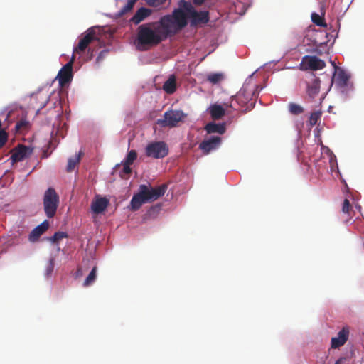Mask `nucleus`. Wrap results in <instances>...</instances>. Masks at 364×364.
<instances>
[{
	"instance_id": "obj_1",
	"label": "nucleus",
	"mask_w": 364,
	"mask_h": 364,
	"mask_svg": "<svg viewBox=\"0 0 364 364\" xmlns=\"http://www.w3.org/2000/svg\"><path fill=\"white\" fill-rule=\"evenodd\" d=\"M166 38L160 24L156 26V23H144L137 28L134 44L138 50L143 51L159 45Z\"/></svg>"
},
{
	"instance_id": "obj_2",
	"label": "nucleus",
	"mask_w": 364,
	"mask_h": 364,
	"mask_svg": "<svg viewBox=\"0 0 364 364\" xmlns=\"http://www.w3.org/2000/svg\"><path fill=\"white\" fill-rule=\"evenodd\" d=\"M159 24L167 38L175 36L187 26L188 15L182 6V0L178 1V7L174 9L171 14L165 15L160 18Z\"/></svg>"
},
{
	"instance_id": "obj_3",
	"label": "nucleus",
	"mask_w": 364,
	"mask_h": 364,
	"mask_svg": "<svg viewBox=\"0 0 364 364\" xmlns=\"http://www.w3.org/2000/svg\"><path fill=\"white\" fill-rule=\"evenodd\" d=\"M182 6L187 11L188 21L191 27H196L206 24L210 20L208 11H197L190 1L182 0Z\"/></svg>"
},
{
	"instance_id": "obj_4",
	"label": "nucleus",
	"mask_w": 364,
	"mask_h": 364,
	"mask_svg": "<svg viewBox=\"0 0 364 364\" xmlns=\"http://www.w3.org/2000/svg\"><path fill=\"white\" fill-rule=\"evenodd\" d=\"M59 204V196L53 188H48L43 196V208L46 216L52 218L56 213Z\"/></svg>"
},
{
	"instance_id": "obj_5",
	"label": "nucleus",
	"mask_w": 364,
	"mask_h": 364,
	"mask_svg": "<svg viewBox=\"0 0 364 364\" xmlns=\"http://www.w3.org/2000/svg\"><path fill=\"white\" fill-rule=\"evenodd\" d=\"M94 41H99V38L96 33V27H91L81 35L77 46L73 49V55L75 53L82 54L87 49L90 52L91 48L89 46Z\"/></svg>"
},
{
	"instance_id": "obj_6",
	"label": "nucleus",
	"mask_w": 364,
	"mask_h": 364,
	"mask_svg": "<svg viewBox=\"0 0 364 364\" xmlns=\"http://www.w3.org/2000/svg\"><path fill=\"white\" fill-rule=\"evenodd\" d=\"M186 114L181 110L170 109L164 114L163 119H157V124L161 127H175L185 119Z\"/></svg>"
},
{
	"instance_id": "obj_7",
	"label": "nucleus",
	"mask_w": 364,
	"mask_h": 364,
	"mask_svg": "<svg viewBox=\"0 0 364 364\" xmlns=\"http://www.w3.org/2000/svg\"><path fill=\"white\" fill-rule=\"evenodd\" d=\"M168 154V148L164 141H154L149 143L145 149L146 156L153 159H163Z\"/></svg>"
},
{
	"instance_id": "obj_8",
	"label": "nucleus",
	"mask_w": 364,
	"mask_h": 364,
	"mask_svg": "<svg viewBox=\"0 0 364 364\" xmlns=\"http://www.w3.org/2000/svg\"><path fill=\"white\" fill-rule=\"evenodd\" d=\"M350 76L341 68H336L333 75L335 85L341 89L342 93L348 94L353 90V85L349 82Z\"/></svg>"
},
{
	"instance_id": "obj_9",
	"label": "nucleus",
	"mask_w": 364,
	"mask_h": 364,
	"mask_svg": "<svg viewBox=\"0 0 364 364\" xmlns=\"http://www.w3.org/2000/svg\"><path fill=\"white\" fill-rule=\"evenodd\" d=\"M141 189L144 191V196L148 203L154 202L164 195L167 190V185L162 184L156 188L149 187L146 185H140Z\"/></svg>"
},
{
	"instance_id": "obj_10",
	"label": "nucleus",
	"mask_w": 364,
	"mask_h": 364,
	"mask_svg": "<svg viewBox=\"0 0 364 364\" xmlns=\"http://www.w3.org/2000/svg\"><path fill=\"white\" fill-rule=\"evenodd\" d=\"M75 60V55H73L70 60L58 72L57 78L61 86L69 83L73 78V64Z\"/></svg>"
},
{
	"instance_id": "obj_11",
	"label": "nucleus",
	"mask_w": 364,
	"mask_h": 364,
	"mask_svg": "<svg viewBox=\"0 0 364 364\" xmlns=\"http://www.w3.org/2000/svg\"><path fill=\"white\" fill-rule=\"evenodd\" d=\"M33 149L23 144L18 145L13 151L11 156L12 163L22 161L29 157L33 153Z\"/></svg>"
},
{
	"instance_id": "obj_12",
	"label": "nucleus",
	"mask_w": 364,
	"mask_h": 364,
	"mask_svg": "<svg viewBox=\"0 0 364 364\" xmlns=\"http://www.w3.org/2000/svg\"><path fill=\"white\" fill-rule=\"evenodd\" d=\"M326 66V63L321 59L316 56H304L302 59L301 67L304 69H310L317 70L323 69Z\"/></svg>"
},
{
	"instance_id": "obj_13",
	"label": "nucleus",
	"mask_w": 364,
	"mask_h": 364,
	"mask_svg": "<svg viewBox=\"0 0 364 364\" xmlns=\"http://www.w3.org/2000/svg\"><path fill=\"white\" fill-rule=\"evenodd\" d=\"M221 144V137L218 136H211L208 139L203 141L199 144V149L202 150L203 154H208L211 151L218 149Z\"/></svg>"
},
{
	"instance_id": "obj_14",
	"label": "nucleus",
	"mask_w": 364,
	"mask_h": 364,
	"mask_svg": "<svg viewBox=\"0 0 364 364\" xmlns=\"http://www.w3.org/2000/svg\"><path fill=\"white\" fill-rule=\"evenodd\" d=\"M350 334L349 327L346 326L338 333L337 337L331 338V346L332 348H338L343 346L348 339Z\"/></svg>"
},
{
	"instance_id": "obj_15",
	"label": "nucleus",
	"mask_w": 364,
	"mask_h": 364,
	"mask_svg": "<svg viewBox=\"0 0 364 364\" xmlns=\"http://www.w3.org/2000/svg\"><path fill=\"white\" fill-rule=\"evenodd\" d=\"M144 193V191L141 189V186H139V192L133 196L130 201L129 210L132 211L138 210L143 204L148 203Z\"/></svg>"
},
{
	"instance_id": "obj_16",
	"label": "nucleus",
	"mask_w": 364,
	"mask_h": 364,
	"mask_svg": "<svg viewBox=\"0 0 364 364\" xmlns=\"http://www.w3.org/2000/svg\"><path fill=\"white\" fill-rule=\"evenodd\" d=\"M109 200L105 197H96L91 204L92 211L95 214L102 213L108 206Z\"/></svg>"
},
{
	"instance_id": "obj_17",
	"label": "nucleus",
	"mask_w": 364,
	"mask_h": 364,
	"mask_svg": "<svg viewBox=\"0 0 364 364\" xmlns=\"http://www.w3.org/2000/svg\"><path fill=\"white\" fill-rule=\"evenodd\" d=\"M49 223L47 220H44L39 225L36 227L29 235V240L31 242H36L39 237L48 229Z\"/></svg>"
},
{
	"instance_id": "obj_18",
	"label": "nucleus",
	"mask_w": 364,
	"mask_h": 364,
	"mask_svg": "<svg viewBox=\"0 0 364 364\" xmlns=\"http://www.w3.org/2000/svg\"><path fill=\"white\" fill-rule=\"evenodd\" d=\"M152 11L151 9L141 7L136 11L135 14L131 18L130 21L135 25H138L149 17Z\"/></svg>"
},
{
	"instance_id": "obj_19",
	"label": "nucleus",
	"mask_w": 364,
	"mask_h": 364,
	"mask_svg": "<svg viewBox=\"0 0 364 364\" xmlns=\"http://www.w3.org/2000/svg\"><path fill=\"white\" fill-rule=\"evenodd\" d=\"M252 92H248L246 87H242L235 95V100L241 107H244L252 100Z\"/></svg>"
},
{
	"instance_id": "obj_20",
	"label": "nucleus",
	"mask_w": 364,
	"mask_h": 364,
	"mask_svg": "<svg viewBox=\"0 0 364 364\" xmlns=\"http://www.w3.org/2000/svg\"><path fill=\"white\" fill-rule=\"evenodd\" d=\"M320 90V80L314 77L311 82L307 83V93L309 97H314Z\"/></svg>"
},
{
	"instance_id": "obj_21",
	"label": "nucleus",
	"mask_w": 364,
	"mask_h": 364,
	"mask_svg": "<svg viewBox=\"0 0 364 364\" xmlns=\"http://www.w3.org/2000/svg\"><path fill=\"white\" fill-rule=\"evenodd\" d=\"M205 129L208 134L218 133L223 134L225 132L226 127L225 123L209 122L205 125Z\"/></svg>"
},
{
	"instance_id": "obj_22",
	"label": "nucleus",
	"mask_w": 364,
	"mask_h": 364,
	"mask_svg": "<svg viewBox=\"0 0 364 364\" xmlns=\"http://www.w3.org/2000/svg\"><path fill=\"white\" fill-rule=\"evenodd\" d=\"M208 109L212 119L215 120L220 119L225 114V109L220 105H212Z\"/></svg>"
},
{
	"instance_id": "obj_23",
	"label": "nucleus",
	"mask_w": 364,
	"mask_h": 364,
	"mask_svg": "<svg viewBox=\"0 0 364 364\" xmlns=\"http://www.w3.org/2000/svg\"><path fill=\"white\" fill-rule=\"evenodd\" d=\"M163 90L167 94H173L176 90V77L172 75L169 78L164 82L163 85Z\"/></svg>"
},
{
	"instance_id": "obj_24",
	"label": "nucleus",
	"mask_w": 364,
	"mask_h": 364,
	"mask_svg": "<svg viewBox=\"0 0 364 364\" xmlns=\"http://www.w3.org/2000/svg\"><path fill=\"white\" fill-rule=\"evenodd\" d=\"M81 156L82 152L80 151L75 157L68 159L66 168L68 172H72L74 170L75 166L80 163Z\"/></svg>"
},
{
	"instance_id": "obj_25",
	"label": "nucleus",
	"mask_w": 364,
	"mask_h": 364,
	"mask_svg": "<svg viewBox=\"0 0 364 364\" xmlns=\"http://www.w3.org/2000/svg\"><path fill=\"white\" fill-rule=\"evenodd\" d=\"M288 110L293 115H299L304 112V109L302 106L294 102L289 103Z\"/></svg>"
},
{
	"instance_id": "obj_26",
	"label": "nucleus",
	"mask_w": 364,
	"mask_h": 364,
	"mask_svg": "<svg viewBox=\"0 0 364 364\" xmlns=\"http://www.w3.org/2000/svg\"><path fill=\"white\" fill-rule=\"evenodd\" d=\"M97 278V267H94L83 282L85 287H89L94 283Z\"/></svg>"
},
{
	"instance_id": "obj_27",
	"label": "nucleus",
	"mask_w": 364,
	"mask_h": 364,
	"mask_svg": "<svg viewBox=\"0 0 364 364\" xmlns=\"http://www.w3.org/2000/svg\"><path fill=\"white\" fill-rule=\"evenodd\" d=\"M224 79L222 73H210L207 75L206 80L213 85H216Z\"/></svg>"
},
{
	"instance_id": "obj_28",
	"label": "nucleus",
	"mask_w": 364,
	"mask_h": 364,
	"mask_svg": "<svg viewBox=\"0 0 364 364\" xmlns=\"http://www.w3.org/2000/svg\"><path fill=\"white\" fill-rule=\"evenodd\" d=\"M137 1L138 0H127V4L120 9L119 15L123 16L132 11Z\"/></svg>"
},
{
	"instance_id": "obj_29",
	"label": "nucleus",
	"mask_w": 364,
	"mask_h": 364,
	"mask_svg": "<svg viewBox=\"0 0 364 364\" xmlns=\"http://www.w3.org/2000/svg\"><path fill=\"white\" fill-rule=\"evenodd\" d=\"M311 20L317 26H319L321 27L327 26V24L325 22L324 18L316 13H313L311 14Z\"/></svg>"
},
{
	"instance_id": "obj_30",
	"label": "nucleus",
	"mask_w": 364,
	"mask_h": 364,
	"mask_svg": "<svg viewBox=\"0 0 364 364\" xmlns=\"http://www.w3.org/2000/svg\"><path fill=\"white\" fill-rule=\"evenodd\" d=\"M123 168L121 171L119 175L122 178H127L130 173H132V168H130V164L122 162Z\"/></svg>"
},
{
	"instance_id": "obj_31",
	"label": "nucleus",
	"mask_w": 364,
	"mask_h": 364,
	"mask_svg": "<svg viewBox=\"0 0 364 364\" xmlns=\"http://www.w3.org/2000/svg\"><path fill=\"white\" fill-rule=\"evenodd\" d=\"M136 151L135 150H131L128 152L127 156L123 162L131 165L136 159Z\"/></svg>"
},
{
	"instance_id": "obj_32",
	"label": "nucleus",
	"mask_w": 364,
	"mask_h": 364,
	"mask_svg": "<svg viewBox=\"0 0 364 364\" xmlns=\"http://www.w3.org/2000/svg\"><path fill=\"white\" fill-rule=\"evenodd\" d=\"M67 237V233L64 232H57L50 238V240L54 243H58L63 238H65Z\"/></svg>"
},
{
	"instance_id": "obj_33",
	"label": "nucleus",
	"mask_w": 364,
	"mask_h": 364,
	"mask_svg": "<svg viewBox=\"0 0 364 364\" xmlns=\"http://www.w3.org/2000/svg\"><path fill=\"white\" fill-rule=\"evenodd\" d=\"M145 1L149 6H153V7L161 6L164 4H165V3L166 1H168V4L170 3V0H145Z\"/></svg>"
},
{
	"instance_id": "obj_34",
	"label": "nucleus",
	"mask_w": 364,
	"mask_h": 364,
	"mask_svg": "<svg viewBox=\"0 0 364 364\" xmlns=\"http://www.w3.org/2000/svg\"><path fill=\"white\" fill-rule=\"evenodd\" d=\"M321 115V112H314L311 114L309 117V123L311 126H314L318 122Z\"/></svg>"
},
{
	"instance_id": "obj_35",
	"label": "nucleus",
	"mask_w": 364,
	"mask_h": 364,
	"mask_svg": "<svg viewBox=\"0 0 364 364\" xmlns=\"http://www.w3.org/2000/svg\"><path fill=\"white\" fill-rule=\"evenodd\" d=\"M54 266H55L54 259L50 258L49 259V262H48V263L46 266V277H50L51 275V274L53 273V269H54Z\"/></svg>"
},
{
	"instance_id": "obj_36",
	"label": "nucleus",
	"mask_w": 364,
	"mask_h": 364,
	"mask_svg": "<svg viewBox=\"0 0 364 364\" xmlns=\"http://www.w3.org/2000/svg\"><path fill=\"white\" fill-rule=\"evenodd\" d=\"M28 125V122L26 120H20L18 121L15 126V129L16 132H21L23 129H26Z\"/></svg>"
},
{
	"instance_id": "obj_37",
	"label": "nucleus",
	"mask_w": 364,
	"mask_h": 364,
	"mask_svg": "<svg viewBox=\"0 0 364 364\" xmlns=\"http://www.w3.org/2000/svg\"><path fill=\"white\" fill-rule=\"evenodd\" d=\"M351 209L352 206L350 204L349 200L347 198H346L343 203L342 212L343 213L350 214V211L351 210Z\"/></svg>"
},
{
	"instance_id": "obj_38",
	"label": "nucleus",
	"mask_w": 364,
	"mask_h": 364,
	"mask_svg": "<svg viewBox=\"0 0 364 364\" xmlns=\"http://www.w3.org/2000/svg\"><path fill=\"white\" fill-rule=\"evenodd\" d=\"M8 140V134L5 130L0 131V149L2 148Z\"/></svg>"
},
{
	"instance_id": "obj_39",
	"label": "nucleus",
	"mask_w": 364,
	"mask_h": 364,
	"mask_svg": "<svg viewBox=\"0 0 364 364\" xmlns=\"http://www.w3.org/2000/svg\"><path fill=\"white\" fill-rule=\"evenodd\" d=\"M205 0H193L194 4L196 6H200L204 3Z\"/></svg>"
},
{
	"instance_id": "obj_40",
	"label": "nucleus",
	"mask_w": 364,
	"mask_h": 364,
	"mask_svg": "<svg viewBox=\"0 0 364 364\" xmlns=\"http://www.w3.org/2000/svg\"><path fill=\"white\" fill-rule=\"evenodd\" d=\"M341 361H342V359H339V360H338L335 363V364H341Z\"/></svg>"
},
{
	"instance_id": "obj_41",
	"label": "nucleus",
	"mask_w": 364,
	"mask_h": 364,
	"mask_svg": "<svg viewBox=\"0 0 364 364\" xmlns=\"http://www.w3.org/2000/svg\"><path fill=\"white\" fill-rule=\"evenodd\" d=\"M80 269H78L77 272V275H80L81 274V273H80Z\"/></svg>"
},
{
	"instance_id": "obj_42",
	"label": "nucleus",
	"mask_w": 364,
	"mask_h": 364,
	"mask_svg": "<svg viewBox=\"0 0 364 364\" xmlns=\"http://www.w3.org/2000/svg\"><path fill=\"white\" fill-rule=\"evenodd\" d=\"M253 105H254V103H253V102H251V103H250V107H252Z\"/></svg>"
},
{
	"instance_id": "obj_43",
	"label": "nucleus",
	"mask_w": 364,
	"mask_h": 364,
	"mask_svg": "<svg viewBox=\"0 0 364 364\" xmlns=\"http://www.w3.org/2000/svg\"><path fill=\"white\" fill-rule=\"evenodd\" d=\"M224 105L226 106L227 107H228V104L226 103H224Z\"/></svg>"
}]
</instances>
